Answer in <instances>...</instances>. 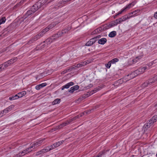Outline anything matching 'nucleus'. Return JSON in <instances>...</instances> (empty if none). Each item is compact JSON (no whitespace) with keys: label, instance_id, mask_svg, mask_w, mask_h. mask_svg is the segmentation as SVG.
<instances>
[{"label":"nucleus","instance_id":"obj_23","mask_svg":"<svg viewBox=\"0 0 157 157\" xmlns=\"http://www.w3.org/2000/svg\"><path fill=\"white\" fill-rule=\"evenodd\" d=\"M26 91H25L18 93V97L20 98L22 97L23 96L25 95L26 94Z\"/></svg>","mask_w":157,"mask_h":157},{"label":"nucleus","instance_id":"obj_42","mask_svg":"<svg viewBox=\"0 0 157 157\" xmlns=\"http://www.w3.org/2000/svg\"><path fill=\"white\" fill-rule=\"evenodd\" d=\"M0 65L2 67V69H3L4 70H5L6 69V68L5 65L4 64V63L1 64Z\"/></svg>","mask_w":157,"mask_h":157},{"label":"nucleus","instance_id":"obj_41","mask_svg":"<svg viewBox=\"0 0 157 157\" xmlns=\"http://www.w3.org/2000/svg\"><path fill=\"white\" fill-rule=\"evenodd\" d=\"M72 87L75 90H78L79 88V86L77 85H75Z\"/></svg>","mask_w":157,"mask_h":157},{"label":"nucleus","instance_id":"obj_60","mask_svg":"<svg viewBox=\"0 0 157 157\" xmlns=\"http://www.w3.org/2000/svg\"><path fill=\"white\" fill-rule=\"evenodd\" d=\"M96 37H97L98 39L99 38H100L101 37V36L98 35L97 36H96Z\"/></svg>","mask_w":157,"mask_h":157},{"label":"nucleus","instance_id":"obj_38","mask_svg":"<svg viewBox=\"0 0 157 157\" xmlns=\"http://www.w3.org/2000/svg\"><path fill=\"white\" fill-rule=\"evenodd\" d=\"M42 150L43 151V152H44V153H45L47 152L50 151L47 147L45 149H42Z\"/></svg>","mask_w":157,"mask_h":157},{"label":"nucleus","instance_id":"obj_1","mask_svg":"<svg viewBox=\"0 0 157 157\" xmlns=\"http://www.w3.org/2000/svg\"><path fill=\"white\" fill-rule=\"evenodd\" d=\"M147 69V68L146 67H140L137 70H136L134 72L132 73L131 74H130V75H128L127 76V77L128 78H127L129 79L128 77L129 76H130V77L131 78H132L134 77L133 76V75H135V74H136V75H137L140 74H142L144 73L145 71ZM130 79V78H129V79Z\"/></svg>","mask_w":157,"mask_h":157},{"label":"nucleus","instance_id":"obj_2","mask_svg":"<svg viewBox=\"0 0 157 157\" xmlns=\"http://www.w3.org/2000/svg\"><path fill=\"white\" fill-rule=\"evenodd\" d=\"M136 4V2H133L132 3L129 4L128 5L126 6V7L123 10H122L120 12H119L116 15L114 16V18H115L117 17V16L121 14L122 13L124 12V11H126L127 9H129L132 6H134V5Z\"/></svg>","mask_w":157,"mask_h":157},{"label":"nucleus","instance_id":"obj_48","mask_svg":"<svg viewBox=\"0 0 157 157\" xmlns=\"http://www.w3.org/2000/svg\"><path fill=\"white\" fill-rule=\"evenodd\" d=\"M85 62L86 63V65L90 63L91 62V60H87L85 61Z\"/></svg>","mask_w":157,"mask_h":157},{"label":"nucleus","instance_id":"obj_58","mask_svg":"<svg viewBox=\"0 0 157 157\" xmlns=\"http://www.w3.org/2000/svg\"><path fill=\"white\" fill-rule=\"evenodd\" d=\"M74 66L75 67V68L76 67H77V68L80 67V66H79V63L77 64L76 66Z\"/></svg>","mask_w":157,"mask_h":157},{"label":"nucleus","instance_id":"obj_27","mask_svg":"<svg viewBox=\"0 0 157 157\" xmlns=\"http://www.w3.org/2000/svg\"><path fill=\"white\" fill-rule=\"evenodd\" d=\"M55 26V25L54 24H50L46 28V29H47L48 31L49 30H50L53 28Z\"/></svg>","mask_w":157,"mask_h":157},{"label":"nucleus","instance_id":"obj_49","mask_svg":"<svg viewBox=\"0 0 157 157\" xmlns=\"http://www.w3.org/2000/svg\"><path fill=\"white\" fill-rule=\"evenodd\" d=\"M63 142H64L63 140H62V141H58V142H57L58 144V146H59L61 144L63 143Z\"/></svg>","mask_w":157,"mask_h":157},{"label":"nucleus","instance_id":"obj_51","mask_svg":"<svg viewBox=\"0 0 157 157\" xmlns=\"http://www.w3.org/2000/svg\"><path fill=\"white\" fill-rule=\"evenodd\" d=\"M18 154L19 155H20V157L25 155H24V153H22V151L21 152H20Z\"/></svg>","mask_w":157,"mask_h":157},{"label":"nucleus","instance_id":"obj_39","mask_svg":"<svg viewBox=\"0 0 157 157\" xmlns=\"http://www.w3.org/2000/svg\"><path fill=\"white\" fill-rule=\"evenodd\" d=\"M47 147L48 148L49 151H50V150L55 148L53 147V145H52L48 146Z\"/></svg>","mask_w":157,"mask_h":157},{"label":"nucleus","instance_id":"obj_44","mask_svg":"<svg viewBox=\"0 0 157 157\" xmlns=\"http://www.w3.org/2000/svg\"><path fill=\"white\" fill-rule=\"evenodd\" d=\"M75 90L73 88V87H71L70 88V90H69V92L71 93H73Z\"/></svg>","mask_w":157,"mask_h":157},{"label":"nucleus","instance_id":"obj_6","mask_svg":"<svg viewBox=\"0 0 157 157\" xmlns=\"http://www.w3.org/2000/svg\"><path fill=\"white\" fill-rule=\"evenodd\" d=\"M42 36L41 34L39 33L38 34L36 35L33 37L28 42L29 44H31L34 42L35 41L40 38Z\"/></svg>","mask_w":157,"mask_h":157},{"label":"nucleus","instance_id":"obj_53","mask_svg":"<svg viewBox=\"0 0 157 157\" xmlns=\"http://www.w3.org/2000/svg\"><path fill=\"white\" fill-rule=\"evenodd\" d=\"M99 90V89L98 88H96L94 90H93V92H94V93L96 92L97 91H98Z\"/></svg>","mask_w":157,"mask_h":157},{"label":"nucleus","instance_id":"obj_36","mask_svg":"<svg viewBox=\"0 0 157 157\" xmlns=\"http://www.w3.org/2000/svg\"><path fill=\"white\" fill-rule=\"evenodd\" d=\"M23 2V1H21L19 3L17 4L14 6V8L15 9L17 7L20 6Z\"/></svg>","mask_w":157,"mask_h":157},{"label":"nucleus","instance_id":"obj_55","mask_svg":"<svg viewBox=\"0 0 157 157\" xmlns=\"http://www.w3.org/2000/svg\"><path fill=\"white\" fill-rule=\"evenodd\" d=\"M154 17L155 18L157 19V11L154 13Z\"/></svg>","mask_w":157,"mask_h":157},{"label":"nucleus","instance_id":"obj_4","mask_svg":"<svg viewBox=\"0 0 157 157\" xmlns=\"http://www.w3.org/2000/svg\"><path fill=\"white\" fill-rule=\"evenodd\" d=\"M154 80L152 79L151 78L149 79L147 81L145 82L144 83L142 84L141 86L142 88H144L147 86H151L154 82Z\"/></svg>","mask_w":157,"mask_h":157},{"label":"nucleus","instance_id":"obj_17","mask_svg":"<svg viewBox=\"0 0 157 157\" xmlns=\"http://www.w3.org/2000/svg\"><path fill=\"white\" fill-rule=\"evenodd\" d=\"M104 28H102V27L96 29L94 32V34L97 33H100L102 31V30H104Z\"/></svg>","mask_w":157,"mask_h":157},{"label":"nucleus","instance_id":"obj_30","mask_svg":"<svg viewBox=\"0 0 157 157\" xmlns=\"http://www.w3.org/2000/svg\"><path fill=\"white\" fill-rule=\"evenodd\" d=\"M43 153H44V152H43V150H42H42H40V151H38V152H36V156H37L39 155H40L42 154H43Z\"/></svg>","mask_w":157,"mask_h":157},{"label":"nucleus","instance_id":"obj_43","mask_svg":"<svg viewBox=\"0 0 157 157\" xmlns=\"http://www.w3.org/2000/svg\"><path fill=\"white\" fill-rule=\"evenodd\" d=\"M76 119H77V118H76V117H74L73 118H72V119H71L70 120L68 121L69 122V123L70 124V123L71 121H75V120H76Z\"/></svg>","mask_w":157,"mask_h":157},{"label":"nucleus","instance_id":"obj_56","mask_svg":"<svg viewBox=\"0 0 157 157\" xmlns=\"http://www.w3.org/2000/svg\"><path fill=\"white\" fill-rule=\"evenodd\" d=\"M93 85L91 84H90L89 85L87 86V88L89 89L92 87Z\"/></svg>","mask_w":157,"mask_h":157},{"label":"nucleus","instance_id":"obj_29","mask_svg":"<svg viewBox=\"0 0 157 157\" xmlns=\"http://www.w3.org/2000/svg\"><path fill=\"white\" fill-rule=\"evenodd\" d=\"M115 21L117 22V24H120L123 21L121 18L117 19L115 20Z\"/></svg>","mask_w":157,"mask_h":157},{"label":"nucleus","instance_id":"obj_45","mask_svg":"<svg viewBox=\"0 0 157 157\" xmlns=\"http://www.w3.org/2000/svg\"><path fill=\"white\" fill-rule=\"evenodd\" d=\"M152 79L154 80L153 82H155L156 81H157V75L151 78Z\"/></svg>","mask_w":157,"mask_h":157},{"label":"nucleus","instance_id":"obj_24","mask_svg":"<svg viewBox=\"0 0 157 157\" xmlns=\"http://www.w3.org/2000/svg\"><path fill=\"white\" fill-rule=\"evenodd\" d=\"M33 13H34L33 12L32 10V9H31L30 10H29L25 14L26 17L25 18L27 17H28L31 14H32Z\"/></svg>","mask_w":157,"mask_h":157},{"label":"nucleus","instance_id":"obj_13","mask_svg":"<svg viewBox=\"0 0 157 157\" xmlns=\"http://www.w3.org/2000/svg\"><path fill=\"white\" fill-rule=\"evenodd\" d=\"M47 84L46 83H43L39 85H37L36 86V89L37 90H39L44 87L46 86Z\"/></svg>","mask_w":157,"mask_h":157},{"label":"nucleus","instance_id":"obj_50","mask_svg":"<svg viewBox=\"0 0 157 157\" xmlns=\"http://www.w3.org/2000/svg\"><path fill=\"white\" fill-rule=\"evenodd\" d=\"M80 63L81 64L82 66L86 65V62H85V61L82 62H81Z\"/></svg>","mask_w":157,"mask_h":157},{"label":"nucleus","instance_id":"obj_21","mask_svg":"<svg viewBox=\"0 0 157 157\" xmlns=\"http://www.w3.org/2000/svg\"><path fill=\"white\" fill-rule=\"evenodd\" d=\"M117 34L116 32L115 31L111 32L109 34V36L110 37H113L115 36Z\"/></svg>","mask_w":157,"mask_h":157},{"label":"nucleus","instance_id":"obj_19","mask_svg":"<svg viewBox=\"0 0 157 157\" xmlns=\"http://www.w3.org/2000/svg\"><path fill=\"white\" fill-rule=\"evenodd\" d=\"M140 12V10H137L133 11L132 12L130 13L129 16H132V17L136 15L137 13H138L139 12Z\"/></svg>","mask_w":157,"mask_h":157},{"label":"nucleus","instance_id":"obj_32","mask_svg":"<svg viewBox=\"0 0 157 157\" xmlns=\"http://www.w3.org/2000/svg\"><path fill=\"white\" fill-rule=\"evenodd\" d=\"M86 113V114L87 113L86 112H84L83 113H82L80 115V116L78 115H77V116H75V117H76V118L78 119V118H79L80 117H81L83 115H84Z\"/></svg>","mask_w":157,"mask_h":157},{"label":"nucleus","instance_id":"obj_18","mask_svg":"<svg viewBox=\"0 0 157 157\" xmlns=\"http://www.w3.org/2000/svg\"><path fill=\"white\" fill-rule=\"evenodd\" d=\"M132 17V16H129L128 15H124L123 17H122L121 18L122 20V21H125L126 20L129 19V18Z\"/></svg>","mask_w":157,"mask_h":157},{"label":"nucleus","instance_id":"obj_46","mask_svg":"<svg viewBox=\"0 0 157 157\" xmlns=\"http://www.w3.org/2000/svg\"><path fill=\"white\" fill-rule=\"evenodd\" d=\"M54 147L55 148L59 146L57 142L54 143L53 145Z\"/></svg>","mask_w":157,"mask_h":157},{"label":"nucleus","instance_id":"obj_8","mask_svg":"<svg viewBox=\"0 0 157 157\" xmlns=\"http://www.w3.org/2000/svg\"><path fill=\"white\" fill-rule=\"evenodd\" d=\"M117 25V22H116L115 20L111 22L110 24H109L106 26H105L104 27V28L105 29H108L112 28Z\"/></svg>","mask_w":157,"mask_h":157},{"label":"nucleus","instance_id":"obj_57","mask_svg":"<svg viewBox=\"0 0 157 157\" xmlns=\"http://www.w3.org/2000/svg\"><path fill=\"white\" fill-rule=\"evenodd\" d=\"M92 39H94V40H95V42L98 40V39L97 38V37H95L94 38H92Z\"/></svg>","mask_w":157,"mask_h":157},{"label":"nucleus","instance_id":"obj_20","mask_svg":"<svg viewBox=\"0 0 157 157\" xmlns=\"http://www.w3.org/2000/svg\"><path fill=\"white\" fill-rule=\"evenodd\" d=\"M17 60V58L16 57H14L13 58L10 59V60H8L10 64H11L15 62H16Z\"/></svg>","mask_w":157,"mask_h":157},{"label":"nucleus","instance_id":"obj_3","mask_svg":"<svg viewBox=\"0 0 157 157\" xmlns=\"http://www.w3.org/2000/svg\"><path fill=\"white\" fill-rule=\"evenodd\" d=\"M59 37V36L58 33H57L56 34H55L53 35V36L50 38L47 39L46 40L45 42L49 43H51L56 39Z\"/></svg>","mask_w":157,"mask_h":157},{"label":"nucleus","instance_id":"obj_16","mask_svg":"<svg viewBox=\"0 0 157 157\" xmlns=\"http://www.w3.org/2000/svg\"><path fill=\"white\" fill-rule=\"evenodd\" d=\"M59 37L63 36L64 35L67 33V32L64 29L61 31H59L58 33Z\"/></svg>","mask_w":157,"mask_h":157},{"label":"nucleus","instance_id":"obj_9","mask_svg":"<svg viewBox=\"0 0 157 157\" xmlns=\"http://www.w3.org/2000/svg\"><path fill=\"white\" fill-rule=\"evenodd\" d=\"M74 84V83L72 82H69L65 85L63 86L61 88V90H63L64 89H68L70 86H73Z\"/></svg>","mask_w":157,"mask_h":157},{"label":"nucleus","instance_id":"obj_52","mask_svg":"<svg viewBox=\"0 0 157 157\" xmlns=\"http://www.w3.org/2000/svg\"><path fill=\"white\" fill-rule=\"evenodd\" d=\"M22 153H24V155H25L28 153L27 150L26 149L22 151Z\"/></svg>","mask_w":157,"mask_h":157},{"label":"nucleus","instance_id":"obj_15","mask_svg":"<svg viewBox=\"0 0 157 157\" xmlns=\"http://www.w3.org/2000/svg\"><path fill=\"white\" fill-rule=\"evenodd\" d=\"M14 106L13 105H11L10 106H9L4 110V112L6 113H8L9 111H10L12 109H13Z\"/></svg>","mask_w":157,"mask_h":157},{"label":"nucleus","instance_id":"obj_47","mask_svg":"<svg viewBox=\"0 0 157 157\" xmlns=\"http://www.w3.org/2000/svg\"><path fill=\"white\" fill-rule=\"evenodd\" d=\"M71 29V27H68L67 28H66V29H64L66 30V32L67 33Z\"/></svg>","mask_w":157,"mask_h":157},{"label":"nucleus","instance_id":"obj_59","mask_svg":"<svg viewBox=\"0 0 157 157\" xmlns=\"http://www.w3.org/2000/svg\"><path fill=\"white\" fill-rule=\"evenodd\" d=\"M4 70L3 69H2V67L1 66V65H0V72L2 71H3Z\"/></svg>","mask_w":157,"mask_h":157},{"label":"nucleus","instance_id":"obj_28","mask_svg":"<svg viewBox=\"0 0 157 157\" xmlns=\"http://www.w3.org/2000/svg\"><path fill=\"white\" fill-rule=\"evenodd\" d=\"M119 60V59L117 58H114L113 59H112L110 61H109L111 63H115L116 62L118 61Z\"/></svg>","mask_w":157,"mask_h":157},{"label":"nucleus","instance_id":"obj_35","mask_svg":"<svg viewBox=\"0 0 157 157\" xmlns=\"http://www.w3.org/2000/svg\"><path fill=\"white\" fill-rule=\"evenodd\" d=\"M10 62H9V61L8 60L6 62H5V63H4V64L5 65L6 67L7 68V67H8V66H10L11 64H10V63H9Z\"/></svg>","mask_w":157,"mask_h":157},{"label":"nucleus","instance_id":"obj_63","mask_svg":"<svg viewBox=\"0 0 157 157\" xmlns=\"http://www.w3.org/2000/svg\"><path fill=\"white\" fill-rule=\"evenodd\" d=\"M99 107V106H95V109H96L97 108H98Z\"/></svg>","mask_w":157,"mask_h":157},{"label":"nucleus","instance_id":"obj_11","mask_svg":"<svg viewBox=\"0 0 157 157\" xmlns=\"http://www.w3.org/2000/svg\"><path fill=\"white\" fill-rule=\"evenodd\" d=\"M44 140V139L41 140H40L39 142H37L36 143H34L33 145H32L33 147V149H35L37 147L40 146L41 144V143L43 142Z\"/></svg>","mask_w":157,"mask_h":157},{"label":"nucleus","instance_id":"obj_7","mask_svg":"<svg viewBox=\"0 0 157 157\" xmlns=\"http://www.w3.org/2000/svg\"><path fill=\"white\" fill-rule=\"evenodd\" d=\"M41 7V4L40 2H38L34 5L31 8L33 12L34 13L39 8Z\"/></svg>","mask_w":157,"mask_h":157},{"label":"nucleus","instance_id":"obj_22","mask_svg":"<svg viewBox=\"0 0 157 157\" xmlns=\"http://www.w3.org/2000/svg\"><path fill=\"white\" fill-rule=\"evenodd\" d=\"M61 100L59 98H57L54 100L52 102V104L53 105H55L60 103Z\"/></svg>","mask_w":157,"mask_h":157},{"label":"nucleus","instance_id":"obj_33","mask_svg":"<svg viewBox=\"0 0 157 157\" xmlns=\"http://www.w3.org/2000/svg\"><path fill=\"white\" fill-rule=\"evenodd\" d=\"M105 67L108 68H109L110 67L111 63L110 61H109L107 64H105Z\"/></svg>","mask_w":157,"mask_h":157},{"label":"nucleus","instance_id":"obj_10","mask_svg":"<svg viewBox=\"0 0 157 157\" xmlns=\"http://www.w3.org/2000/svg\"><path fill=\"white\" fill-rule=\"evenodd\" d=\"M70 124L69 122L68 121H65V122L63 123L60 124V125L57 126L56 127L57 129H60L63 127L64 126H65L67 125H68V124Z\"/></svg>","mask_w":157,"mask_h":157},{"label":"nucleus","instance_id":"obj_26","mask_svg":"<svg viewBox=\"0 0 157 157\" xmlns=\"http://www.w3.org/2000/svg\"><path fill=\"white\" fill-rule=\"evenodd\" d=\"M48 31L47 29H46V28H45L42 30L39 33L41 34V36L42 37Z\"/></svg>","mask_w":157,"mask_h":157},{"label":"nucleus","instance_id":"obj_34","mask_svg":"<svg viewBox=\"0 0 157 157\" xmlns=\"http://www.w3.org/2000/svg\"><path fill=\"white\" fill-rule=\"evenodd\" d=\"M32 148L33 149V147L32 146H31V147L26 149L27 150L28 153L32 151Z\"/></svg>","mask_w":157,"mask_h":157},{"label":"nucleus","instance_id":"obj_40","mask_svg":"<svg viewBox=\"0 0 157 157\" xmlns=\"http://www.w3.org/2000/svg\"><path fill=\"white\" fill-rule=\"evenodd\" d=\"M62 3V2H60L58 3L57 6H56V8H58L61 6V4Z\"/></svg>","mask_w":157,"mask_h":157},{"label":"nucleus","instance_id":"obj_14","mask_svg":"<svg viewBox=\"0 0 157 157\" xmlns=\"http://www.w3.org/2000/svg\"><path fill=\"white\" fill-rule=\"evenodd\" d=\"M107 41V39L105 38H102L98 40V43L101 44H104Z\"/></svg>","mask_w":157,"mask_h":157},{"label":"nucleus","instance_id":"obj_61","mask_svg":"<svg viewBox=\"0 0 157 157\" xmlns=\"http://www.w3.org/2000/svg\"><path fill=\"white\" fill-rule=\"evenodd\" d=\"M155 107L156 109H157V103L155 105Z\"/></svg>","mask_w":157,"mask_h":157},{"label":"nucleus","instance_id":"obj_31","mask_svg":"<svg viewBox=\"0 0 157 157\" xmlns=\"http://www.w3.org/2000/svg\"><path fill=\"white\" fill-rule=\"evenodd\" d=\"M87 95H88L87 94V95H86L84 96H83L82 97H80V98H79L78 99V100L77 101H81L82 100L85 99L86 97H88Z\"/></svg>","mask_w":157,"mask_h":157},{"label":"nucleus","instance_id":"obj_25","mask_svg":"<svg viewBox=\"0 0 157 157\" xmlns=\"http://www.w3.org/2000/svg\"><path fill=\"white\" fill-rule=\"evenodd\" d=\"M19 98L18 95L17 94L15 95V96H13L11 97H10L9 99L10 100H12L17 99Z\"/></svg>","mask_w":157,"mask_h":157},{"label":"nucleus","instance_id":"obj_12","mask_svg":"<svg viewBox=\"0 0 157 157\" xmlns=\"http://www.w3.org/2000/svg\"><path fill=\"white\" fill-rule=\"evenodd\" d=\"M95 42V40H94L93 39H91L89 41H88L86 44V46H90L93 45Z\"/></svg>","mask_w":157,"mask_h":157},{"label":"nucleus","instance_id":"obj_54","mask_svg":"<svg viewBox=\"0 0 157 157\" xmlns=\"http://www.w3.org/2000/svg\"><path fill=\"white\" fill-rule=\"evenodd\" d=\"M68 71L67 69H66L64 71H62L61 73L62 74H65Z\"/></svg>","mask_w":157,"mask_h":157},{"label":"nucleus","instance_id":"obj_64","mask_svg":"<svg viewBox=\"0 0 157 157\" xmlns=\"http://www.w3.org/2000/svg\"><path fill=\"white\" fill-rule=\"evenodd\" d=\"M156 156H157V154H156Z\"/></svg>","mask_w":157,"mask_h":157},{"label":"nucleus","instance_id":"obj_37","mask_svg":"<svg viewBox=\"0 0 157 157\" xmlns=\"http://www.w3.org/2000/svg\"><path fill=\"white\" fill-rule=\"evenodd\" d=\"M73 69H75V67L74 65L72 67H69L68 69H67L68 71H71Z\"/></svg>","mask_w":157,"mask_h":157},{"label":"nucleus","instance_id":"obj_62","mask_svg":"<svg viewBox=\"0 0 157 157\" xmlns=\"http://www.w3.org/2000/svg\"><path fill=\"white\" fill-rule=\"evenodd\" d=\"M79 66H80V67H82V65L80 63H79Z\"/></svg>","mask_w":157,"mask_h":157},{"label":"nucleus","instance_id":"obj_5","mask_svg":"<svg viewBox=\"0 0 157 157\" xmlns=\"http://www.w3.org/2000/svg\"><path fill=\"white\" fill-rule=\"evenodd\" d=\"M157 120V115H155L148 121L147 124L146 125V126L147 127H150L151 125L154 122H156Z\"/></svg>","mask_w":157,"mask_h":157}]
</instances>
